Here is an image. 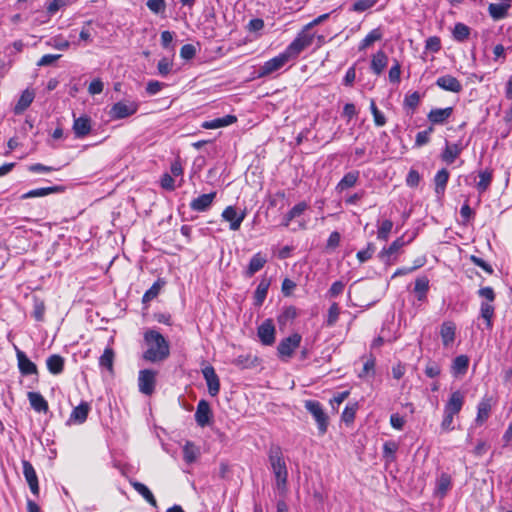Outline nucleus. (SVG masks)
Wrapping results in <instances>:
<instances>
[{
  "label": "nucleus",
  "instance_id": "a211bd4d",
  "mask_svg": "<svg viewBox=\"0 0 512 512\" xmlns=\"http://www.w3.org/2000/svg\"><path fill=\"white\" fill-rule=\"evenodd\" d=\"M453 108L452 107H446V108H437L432 109L428 115V120L433 124H444L452 115Z\"/></svg>",
  "mask_w": 512,
  "mask_h": 512
},
{
  "label": "nucleus",
  "instance_id": "2eb2a0df",
  "mask_svg": "<svg viewBox=\"0 0 512 512\" xmlns=\"http://www.w3.org/2000/svg\"><path fill=\"white\" fill-rule=\"evenodd\" d=\"M436 85L445 91L453 93H459L463 89V86L460 83V81L449 74L439 77L436 80Z\"/></svg>",
  "mask_w": 512,
  "mask_h": 512
},
{
  "label": "nucleus",
  "instance_id": "864d4df0",
  "mask_svg": "<svg viewBox=\"0 0 512 512\" xmlns=\"http://www.w3.org/2000/svg\"><path fill=\"white\" fill-rule=\"evenodd\" d=\"M377 3V0H356L353 4V11L364 12Z\"/></svg>",
  "mask_w": 512,
  "mask_h": 512
},
{
  "label": "nucleus",
  "instance_id": "de8ad7c7",
  "mask_svg": "<svg viewBox=\"0 0 512 512\" xmlns=\"http://www.w3.org/2000/svg\"><path fill=\"white\" fill-rule=\"evenodd\" d=\"M113 361L114 351L111 348H106L99 359L100 366L108 369L109 371H112Z\"/></svg>",
  "mask_w": 512,
  "mask_h": 512
},
{
  "label": "nucleus",
  "instance_id": "7ed1b4c3",
  "mask_svg": "<svg viewBox=\"0 0 512 512\" xmlns=\"http://www.w3.org/2000/svg\"><path fill=\"white\" fill-rule=\"evenodd\" d=\"M313 40L314 34L302 29L295 39L287 46L284 53L287 55L289 60H295L305 49L311 46Z\"/></svg>",
  "mask_w": 512,
  "mask_h": 512
},
{
  "label": "nucleus",
  "instance_id": "f03ea898",
  "mask_svg": "<svg viewBox=\"0 0 512 512\" xmlns=\"http://www.w3.org/2000/svg\"><path fill=\"white\" fill-rule=\"evenodd\" d=\"M268 459L276 479L277 489L282 491L285 490L288 480V470L281 447L278 445H271L268 450Z\"/></svg>",
  "mask_w": 512,
  "mask_h": 512
},
{
  "label": "nucleus",
  "instance_id": "3c124183",
  "mask_svg": "<svg viewBox=\"0 0 512 512\" xmlns=\"http://www.w3.org/2000/svg\"><path fill=\"white\" fill-rule=\"evenodd\" d=\"M433 127H429L424 131H420L416 135L415 146L421 147L430 141V135L433 132Z\"/></svg>",
  "mask_w": 512,
  "mask_h": 512
},
{
  "label": "nucleus",
  "instance_id": "f257e3e1",
  "mask_svg": "<svg viewBox=\"0 0 512 512\" xmlns=\"http://www.w3.org/2000/svg\"><path fill=\"white\" fill-rule=\"evenodd\" d=\"M144 341L148 346L143 353L146 361L155 363L165 360L170 354L168 341L156 330L150 329L144 333Z\"/></svg>",
  "mask_w": 512,
  "mask_h": 512
},
{
  "label": "nucleus",
  "instance_id": "72a5a7b5",
  "mask_svg": "<svg viewBox=\"0 0 512 512\" xmlns=\"http://www.w3.org/2000/svg\"><path fill=\"white\" fill-rule=\"evenodd\" d=\"M469 366V358L466 355L457 356L452 363V373L455 376L464 375Z\"/></svg>",
  "mask_w": 512,
  "mask_h": 512
},
{
  "label": "nucleus",
  "instance_id": "4468645a",
  "mask_svg": "<svg viewBox=\"0 0 512 512\" xmlns=\"http://www.w3.org/2000/svg\"><path fill=\"white\" fill-rule=\"evenodd\" d=\"M22 466H23V474L24 477L29 485V488L31 492L38 496L39 494V484H38V477L36 474V471L32 464L27 460H22Z\"/></svg>",
  "mask_w": 512,
  "mask_h": 512
},
{
  "label": "nucleus",
  "instance_id": "ea45409f",
  "mask_svg": "<svg viewBox=\"0 0 512 512\" xmlns=\"http://www.w3.org/2000/svg\"><path fill=\"white\" fill-rule=\"evenodd\" d=\"M451 487V477L448 474H442L436 484V492L440 497H444Z\"/></svg>",
  "mask_w": 512,
  "mask_h": 512
},
{
  "label": "nucleus",
  "instance_id": "f3484780",
  "mask_svg": "<svg viewBox=\"0 0 512 512\" xmlns=\"http://www.w3.org/2000/svg\"><path fill=\"white\" fill-rule=\"evenodd\" d=\"M215 197H216V192L202 194L199 197H197L191 201L190 208L193 211L204 212V211L208 210L209 207L212 205Z\"/></svg>",
  "mask_w": 512,
  "mask_h": 512
},
{
  "label": "nucleus",
  "instance_id": "cd10ccee",
  "mask_svg": "<svg viewBox=\"0 0 512 512\" xmlns=\"http://www.w3.org/2000/svg\"><path fill=\"white\" fill-rule=\"evenodd\" d=\"M34 97H35V94L33 91L28 90V89L24 90L22 92L17 104L15 105L14 112L16 114L23 113L31 105V103L34 100Z\"/></svg>",
  "mask_w": 512,
  "mask_h": 512
},
{
  "label": "nucleus",
  "instance_id": "6ab92c4d",
  "mask_svg": "<svg viewBox=\"0 0 512 512\" xmlns=\"http://www.w3.org/2000/svg\"><path fill=\"white\" fill-rule=\"evenodd\" d=\"M16 355L19 370L23 375L37 374V366L26 356L23 351L17 350Z\"/></svg>",
  "mask_w": 512,
  "mask_h": 512
},
{
  "label": "nucleus",
  "instance_id": "a878e982",
  "mask_svg": "<svg viewBox=\"0 0 512 512\" xmlns=\"http://www.w3.org/2000/svg\"><path fill=\"white\" fill-rule=\"evenodd\" d=\"M510 7L511 4L509 3H491L488 7V12L493 20H501L507 17Z\"/></svg>",
  "mask_w": 512,
  "mask_h": 512
},
{
  "label": "nucleus",
  "instance_id": "49530a36",
  "mask_svg": "<svg viewBox=\"0 0 512 512\" xmlns=\"http://www.w3.org/2000/svg\"><path fill=\"white\" fill-rule=\"evenodd\" d=\"M470 34V28L463 24V23H457L453 30V37L455 40L459 42H463L469 37Z\"/></svg>",
  "mask_w": 512,
  "mask_h": 512
},
{
  "label": "nucleus",
  "instance_id": "6e6d98bb",
  "mask_svg": "<svg viewBox=\"0 0 512 512\" xmlns=\"http://www.w3.org/2000/svg\"><path fill=\"white\" fill-rule=\"evenodd\" d=\"M340 309L337 303H333L328 310L327 326H333L339 317Z\"/></svg>",
  "mask_w": 512,
  "mask_h": 512
},
{
  "label": "nucleus",
  "instance_id": "c85d7f7f",
  "mask_svg": "<svg viewBox=\"0 0 512 512\" xmlns=\"http://www.w3.org/2000/svg\"><path fill=\"white\" fill-rule=\"evenodd\" d=\"M28 399H29L31 407L35 411L44 412V413H46L48 411V403L40 393L29 392Z\"/></svg>",
  "mask_w": 512,
  "mask_h": 512
},
{
  "label": "nucleus",
  "instance_id": "1a4fd4ad",
  "mask_svg": "<svg viewBox=\"0 0 512 512\" xmlns=\"http://www.w3.org/2000/svg\"><path fill=\"white\" fill-rule=\"evenodd\" d=\"M289 58L284 53H280L276 57L266 61L259 69V76L264 77L275 71L281 69L287 62H289Z\"/></svg>",
  "mask_w": 512,
  "mask_h": 512
},
{
  "label": "nucleus",
  "instance_id": "37998d69",
  "mask_svg": "<svg viewBox=\"0 0 512 512\" xmlns=\"http://www.w3.org/2000/svg\"><path fill=\"white\" fill-rule=\"evenodd\" d=\"M491 406L488 401H481L477 407L476 423L482 425L490 415Z\"/></svg>",
  "mask_w": 512,
  "mask_h": 512
},
{
  "label": "nucleus",
  "instance_id": "ddd939ff",
  "mask_svg": "<svg viewBox=\"0 0 512 512\" xmlns=\"http://www.w3.org/2000/svg\"><path fill=\"white\" fill-rule=\"evenodd\" d=\"M212 417V411L209 403L202 399L198 402L196 412H195V421L200 427H205L210 423Z\"/></svg>",
  "mask_w": 512,
  "mask_h": 512
},
{
  "label": "nucleus",
  "instance_id": "58836bf2",
  "mask_svg": "<svg viewBox=\"0 0 512 512\" xmlns=\"http://www.w3.org/2000/svg\"><path fill=\"white\" fill-rule=\"evenodd\" d=\"M494 306L488 302H482L480 306L481 317L486 321V327L492 329V318L494 316Z\"/></svg>",
  "mask_w": 512,
  "mask_h": 512
},
{
  "label": "nucleus",
  "instance_id": "6e6552de",
  "mask_svg": "<svg viewBox=\"0 0 512 512\" xmlns=\"http://www.w3.org/2000/svg\"><path fill=\"white\" fill-rule=\"evenodd\" d=\"M156 372L150 369H144L139 372L138 387L139 391L145 395H151L155 390Z\"/></svg>",
  "mask_w": 512,
  "mask_h": 512
},
{
  "label": "nucleus",
  "instance_id": "680f3d73",
  "mask_svg": "<svg viewBox=\"0 0 512 512\" xmlns=\"http://www.w3.org/2000/svg\"><path fill=\"white\" fill-rule=\"evenodd\" d=\"M146 5L153 13L156 14L163 12L166 8L165 0H148Z\"/></svg>",
  "mask_w": 512,
  "mask_h": 512
},
{
  "label": "nucleus",
  "instance_id": "aec40b11",
  "mask_svg": "<svg viewBox=\"0 0 512 512\" xmlns=\"http://www.w3.org/2000/svg\"><path fill=\"white\" fill-rule=\"evenodd\" d=\"M90 405L87 402H81L70 414L69 423L82 424L86 421Z\"/></svg>",
  "mask_w": 512,
  "mask_h": 512
},
{
  "label": "nucleus",
  "instance_id": "2f4dec72",
  "mask_svg": "<svg viewBox=\"0 0 512 512\" xmlns=\"http://www.w3.org/2000/svg\"><path fill=\"white\" fill-rule=\"evenodd\" d=\"M270 286V281L266 278H263L254 293V303L256 306H261L267 296L268 289Z\"/></svg>",
  "mask_w": 512,
  "mask_h": 512
},
{
  "label": "nucleus",
  "instance_id": "a19ab883",
  "mask_svg": "<svg viewBox=\"0 0 512 512\" xmlns=\"http://www.w3.org/2000/svg\"><path fill=\"white\" fill-rule=\"evenodd\" d=\"M164 284L165 282L161 279H158L156 282H154V284L144 293L142 302L148 303L156 298Z\"/></svg>",
  "mask_w": 512,
  "mask_h": 512
},
{
  "label": "nucleus",
  "instance_id": "20e7f679",
  "mask_svg": "<svg viewBox=\"0 0 512 512\" xmlns=\"http://www.w3.org/2000/svg\"><path fill=\"white\" fill-rule=\"evenodd\" d=\"M304 406L316 421L319 434H325L327 432L329 422L322 404L315 400H306Z\"/></svg>",
  "mask_w": 512,
  "mask_h": 512
},
{
  "label": "nucleus",
  "instance_id": "c756f323",
  "mask_svg": "<svg viewBox=\"0 0 512 512\" xmlns=\"http://www.w3.org/2000/svg\"><path fill=\"white\" fill-rule=\"evenodd\" d=\"M448 180H449V172L445 168L439 170L436 173V175L434 177V183H435V193L438 196H441L444 194Z\"/></svg>",
  "mask_w": 512,
  "mask_h": 512
},
{
  "label": "nucleus",
  "instance_id": "e2e57ef3",
  "mask_svg": "<svg viewBox=\"0 0 512 512\" xmlns=\"http://www.w3.org/2000/svg\"><path fill=\"white\" fill-rule=\"evenodd\" d=\"M45 314V304L43 301L35 300L33 316L37 321H43Z\"/></svg>",
  "mask_w": 512,
  "mask_h": 512
},
{
  "label": "nucleus",
  "instance_id": "09e8293b",
  "mask_svg": "<svg viewBox=\"0 0 512 512\" xmlns=\"http://www.w3.org/2000/svg\"><path fill=\"white\" fill-rule=\"evenodd\" d=\"M479 182L477 183V189L480 192H484L488 189L492 181V173L488 170L481 171L479 173Z\"/></svg>",
  "mask_w": 512,
  "mask_h": 512
},
{
  "label": "nucleus",
  "instance_id": "8fccbe9b",
  "mask_svg": "<svg viewBox=\"0 0 512 512\" xmlns=\"http://www.w3.org/2000/svg\"><path fill=\"white\" fill-rule=\"evenodd\" d=\"M397 450L398 444L396 442L387 441L383 445V457L387 459V461H393Z\"/></svg>",
  "mask_w": 512,
  "mask_h": 512
},
{
  "label": "nucleus",
  "instance_id": "9d476101",
  "mask_svg": "<svg viewBox=\"0 0 512 512\" xmlns=\"http://www.w3.org/2000/svg\"><path fill=\"white\" fill-rule=\"evenodd\" d=\"M202 374L206 381L210 396H216L220 391V380L215 369L208 365L202 369Z\"/></svg>",
  "mask_w": 512,
  "mask_h": 512
},
{
  "label": "nucleus",
  "instance_id": "774afa93",
  "mask_svg": "<svg viewBox=\"0 0 512 512\" xmlns=\"http://www.w3.org/2000/svg\"><path fill=\"white\" fill-rule=\"evenodd\" d=\"M419 102H420V95L418 92H413L412 94L410 95H407L405 97V106L411 108V109H415L418 105H419Z\"/></svg>",
  "mask_w": 512,
  "mask_h": 512
},
{
  "label": "nucleus",
  "instance_id": "7c9ffc66",
  "mask_svg": "<svg viewBox=\"0 0 512 512\" xmlns=\"http://www.w3.org/2000/svg\"><path fill=\"white\" fill-rule=\"evenodd\" d=\"M46 365L50 373L60 374L64 369V358L57 354L51 355L47 358Z\"/></svg>",
  "mask_w": 512,
  "mask_h": 512
},
{
  "label": "nucleus",
  "instance_id": "603ef678",
  "mask_svg": "<svg viewBox=\"0 0 512 512\" xmlns=\"http://www.w3.org/2000/svg\"><path fill=\"white\" fill-rule=\"evenodd\" d=\"M370 110L374 117V122L376 126H384L386 124L385 116L378 110L375 101L371 100L370 102Z\"/></svg>",
  "mask_w": 512,
  "mask_h": 512
},
{
  "label": "nucleus",
  "instance_id": "79ce46f5",
  "mask_svg": "<svg viewBox=\"0 0 512 512\" xmlns=\"http://www.w3.org/2000/svg\"><path fill=\"white\" fill-rule=\"evenodd\" d=\"M297 316V309L294 306H288L283 309L278 316V323L281 326H286L289 322L293 321Z\"/></svg>",
  "mask_w": 512,
  "mask_h": 512
},
{
  "label": "nucleus",
  "instance_id": "4d7b16f0",
  "mask_svg": "<svg viewBox=\"0 0 512 512\" xmlns=\"http://www.w3.org/2000/svg\"><path fill=\"white\" fill-rule=\"evenodd\" d=\"M401 75V65L398 60H394V65L389 70V80L392 83H399Z\"/></svg>",
  "mask_w": 512,
  "mask_h": 512
},
{
  "label": "nucleus",
  "instance_id": "b1692460",
  "mask_svg": "<svg viewBox=\"0 0 512 512\" xmlns=\"http://www.w3.org/2000/svg\"><path fill=\"white\" fill-rule=\"evenodd\" d=\"M237 121V117L234 115H225L220 118H216L210 121H205L202 127L205 129H217L221 127L229 126Z\"/></svg>",
  "mask_w": 512,
  "mask_h": 512
},
{
  "label": "nucleus",
  "instance_id": "5701e85b",
  "mask_svg": "<svg viewBox=\"0 0 512 512\" xmlns=\"http://www.w3.org/2000/svg\"><path fill=\"white\" fill-rule=\"evenodd\" d=\"M358 179H359L358 171L348 172L343 176V178L336 185L335 190L338 193H342L343 191L354 187L356 185Z\"/></svg>",
  "mask_w": 512,
  "mask_h": 512
},
{
  "label": "nucleus",
  "instance_id": "412c9836",
  "mask_svg": "<svg viewBox=\"0 0 512 512\" xmlns=\"http://www.w3.org/2000/svg\"><path fill=\"white\" fill-rule=\"evenodd\" d=\"M73 131L77 138H83L88 135L91 131L90 118L87 116H81L74 119Z\"/></svg>",
  "mask_w": 512,
  "mask_h": 512
},
{
  "label": "nucleus",
  "instance_id": "473e14b6",
  "mask_svg": "<svg viewBox=\"0 0 512 512\" xmlns=\"http://www.w3.org/2000/svg\"><path fill=\"white\" fill-rule=\"evenodd\" d=\"M132 487L153 507H157V501L150 489L141 482H131Z\"/></svg>",
  "mask_w": 512,
  "mask_h": 512
},
{
  "label": "nucleus",
  "instance_id": "0e129e2a",
  "mask_svg": "<svg viewBox=\"0 0 512 512\" xmlns=\"http://www.w3.org/2000/svg\"><path fill=\"white\" fill-rule=\"evenodd\" d=\"M374 368H375V359L374 358L368 359L364 363L363 369L359 373V377L363 378V377H366V376H368L370 374L373 375L374 374Z\"/></svg>",
  "mask_w": 512,
  "mask_h": 512
},
{
  "label": "nucleus",
  "instance_id": "f8f14e48",
  "mask_svg": "<svg viewBox=\"0 0 512 512\" xmlns=\"http://www.w3.org/2000/svg\"><path fill=\"white\" fill-rule=\"evenodd\" d=\"M258 337L262 344L272 345L275 342V327L270 319L265 320L257 331Z\"/></svg>",
  "mask_w": 512,
  "mask_h": 512
},
{
  "label": "nucleus",
  "instance_id": "9b49d317",
  "mask_svg": "<svg viewBox=\"0 0 512 512\" xmlns=\"http://www.w3.org/2000/svg\"><path fill=\"white\" fill-rule=\"evenodd\" d=\"M465 395L463 392L457 390L451 393L448 401L445 404L444 412L457 415L464 405Z\"/></svg>",
  "mask_w": 512,
  "mask_h": 512
},
{
  "label": "nucleus",
  "instance_id": "0eeeda50",
  "mask_svg": "<svg viewBox=\"0 0 512 512\" xmlns=\"http://www.w3.org/2000/svg\"><path fill=\"white\" fill-rule=\"evenodd\" d=\"M221 217L224 221L229 222V228L232 231H237L246 217V211H237L234 206H227L223 210Z\"/></svg>",
  "mask_w": 512,
  "mask_h": 512
},
{
  "label": "nucleus",
  "instance_id": "4c0bfd02",
  "mask_svg": "<svg viewBox=\"0 0 512 512\" xmlns=\"http://www.w3.org/2000/svg\"><path fill=\"white\" fill-rule=\"evenodd\" d=\"M404 245V241L402 238H398L396 239L395 241L392 242V244L387 248V249H383L380 254H379V257L384 261V262H389L390 260V256H392L393 254L397 253L398 250Z\"/></svg>",
  "mask_w": 512,
  "mask_h": 512
},
{
  "label": "nucleus",
  "instance_id": "a18cd8bd",
  "mask_svg": "<svg viewBox=\"0 0 512 512\" xmlns=\"http://www.w3.org/2000/svg\"><path fill=\"white\" fill-rule=\"evenodd\" d=\"M382 38V33L379 29H373L370 31L366 37L361 41L359 49L364 50L370 45H372L374 42L380 40Z\"/></svg>",
  "mask_w": 512,
  "mask_h": 512
},
{
  "label": "nucleus",
  "instance_id": "13d9d810",
  "mask_svg": "<svg viewBox=\"0 0 512 512\" xmlns=\"http://www.w3.org/2000/svg\"><path fill=\"white\" fill-rule=\"evenodd\" d=\"M172 65V61L168 58H162L161 60H159L157 65L159 74L161 76H167L171 72Z\"/></svg>",
  "mask_w": 512,
  "mask_h": 512
},
{
  "label": "nucleus",
  "instance_id": "423d86ee",
  "mask_svg": "<svg viewBox=\"0 0 512 512\" xmlns=\"http://www.w3.org/2000/svg\"><path fill=\"white\" fill-rule=\"evenodd\" d=\"M137 110L138 103L134 101H119L111 107L109 114L112 119H124L135 114Z\"/></svg>",
  "mask_w": 512,
  "mask_h": 512
},
{
  "label": "nucleus",
  "instance_id": "bf43d9fd",
  "mask_svg": "<svg viewBox=\"0 0 512 512\" xmlns=\"http://www.w3.org/2000/svg\"><path fill=\"white\" fill-rule=\"evenodd\" d=\"M374 252L375 246L372 243H369L366 249L358 251L357 259L359 262L364 263L372 257Z\"/></svg>",
  "mask_w": 512,
  "mask_h": 512
},
{
  "label": "nucleus",
  "instance_id": "dca6fc26",
  "mask_svg": "<svg viewBox=\"0 0 512 512\" xmlns=\"http://www.w3.org/2000/svg\"><path fill=\"white\" fill-rule=\"evenodd\" d=\"M267 263V257L265 254L258 252L252 256L250 262L244 271V275L247 278L252 277L255 273L260 271Z\"/></svg>",
  "mask_w": 512,
  "mask_h": 512
},
{
  "label": "nucleus",
  "instance_id": "c9c22d12",
  "mask_svg": "<svg viewBox=\"0 0 512 512\" xmlns=\"http://www.w3.org/2000/svg\"><path fill=\"white\" fill-rule=\"evenodd\" d=\"M232 363L241 369H247L256 366L257 357H253L251 354H243L236 357Z\"/></svg>",
  "mask_w": 512,
  "mask_h": 512
},
{
  "label": "nucleus",
  "instance_id": "5fc2aeb1",
  "mask_svg": "<svg viewBox=\"0 0 512 512\" xmlns=\"http://www.w3.org/2000/svg\"><path fill=\"white\" fill-rule=\"evenodd\" d=\"M393 223L390 220H384L378 228V238L387 240L389 233L391 232Z\"/></svg>",
  "mask_w": 512,
  "mask_h": 512
},
{
  "label": "nucleus",
  "instance_id": "f704fd0d",
  "mask_svg": "<svg viewBox=\"0 0 512 512\" xmlns=\"http://www.w3.org/2000/svg\"><path fill=\"white\" fill-rule=\"evenodd\" d=\"M59 190H60V187H58V186L37 188V189L30 190L27 193L23 194L21 196V199L44 197L51 193L57 192Z\"/></svg>",
  "mask_w": 512,
  "mask_h": 512
},
{
  "label": "nucleus",
  "instance_id": "338daca9",
  "mask_svg": "<svg viewBox=\"0 0 512 512\" xmlns=\"http://www.w3.org/2000/svg\"><path fill=\"white\" fill-rule=\"evenodd\" d=\"M307 208V203L303 201L293 206L288 212L290 213V217L295 219L301 216L307 210Z\"/></svg>",
  "mask_w": 512,
  "mask_h": 512
},
{
  "label": "nucleus",
  "instance_id": "e433bc0d",
  "mask_svg": "<svg viewBox=\"0 0 512 512\" xmlns=\"http://www.w3.org/2000/svg\"><path fill=\"white\" fill-rule=\"evenodd\" d=\"M428 289L429 280L427 277H420L416 279L414 291L417 294V299L419 301H424L426 299Z\"/></svg>",
  "mask_w": 512,
  "mask_h": 512
},
{
  "label": "nucleus",
  "instance_id": "39448f33",
  "mask_svg": "<svg viewBox=\"0 0 512 512\" xmlns=\"http://www.w3.org/2000/svg\"><path fill=\"white\" fill-rule=\"evenodd\" d=\"M301 340L302 336L298 333H294L282 339L277 347L279 358L282 360L290 359L294 351L300 346Z\"/></svg>",
  "mask_w": 512,
  "mask_h": 512
},
{
  "label": "nucleus",
  "instance_id": "bb28decb",
  "mask_svg": "<svg viewBox=\"0 0 512 512\" xmlns=\"http://www.w3.org/2000/svg\"><path fill=\"white\" fill-rule=\"evenodd\" d=\"M462 146L458 143L446 144L445 149L442 153V160L447 164H452L455 159L461 154Z\"/></svg>",
  "mask_w": 512,
  "mask_h": 512
},
{
  "label": "nucleus",
  "instance_id": "393cba45",
  "mask_svg": "<svg viewBox=\"0 0 512 512\" xmlns=\"http://www.w3.org/2000/svg\"><path fill=\"white\" fill-rule=\"evenodd\" d=\"M456 326L452 322H444L441 326L440 335L445 347L450 346L455 340Z\"/></svg>",
  "mask_w": 512,
  "mask_h": 512
},
{
  "label": "nucleus",
  "instance_id": "052dcab7",
  "mask_svg": "<svg viewBox=\"0 0 512 512\" xmlns=\"http://www.w3.org/2000/svg\"><path fill=\"white\" fill-rule=\"evenodd\" d=\"M441 373L440 365L436 362L429 361L425 367V374L429 378H435Z\"/></svg>",
  "mask_w": 512,
  "mask_h": 512
},
{
  "label": "nucleus",
  "instance_id": "69168bd1",
  "mask_svg": "<svg viewBox=\"0 0 512 512\" xmlns=\"http://www.w3.org/2000/svg\"><path fill=\"white\" fill-rule=\"evenodd\" d=\"M196 54V49L192 44H185L181 47L180 56L183 59L190 60Z\"/></svg>",
  "mask_w": 512,
  "mask_h": 512
},
{
  "label": "nucleus",
  "instance_id": "4be33fe9",
  "mask_svg": "<svg viewBox=\"0 0 512 512\" xmlns=\"http://www.w3.org/2000/svg\"><path fill=\"white\" fill-rule=\"evenodd\" d=\"M388 64V57L383 50L375 53L371 60V70L376 75H380Z\"/></svg>",
  "mask_w": 512,
  "mask_h": 512
},
{
  "label": "nucleus",
  "instance_id": "c03bdc74",
  "mask_svg": "<svg viewBox=\"0 0 512 512\" xmlns=\"http://www.w3.org/2000/svg\"><path fill=\"white\" fill-rule=\"evenodd\" d=\"M199 451L192 442H186L183 447V458L187 463H193L198 457Z\"/></svg>",
  "mask_w": 512,
  "mask_h": 512
}]
</instances>
